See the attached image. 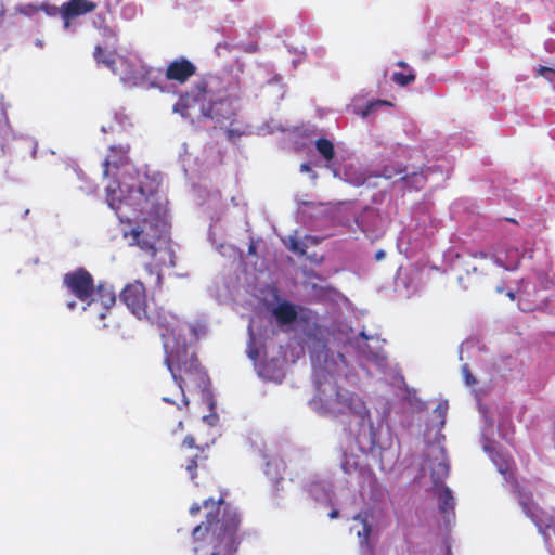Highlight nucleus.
<instances>
[{
	"label": "nucleus",
	"mask_w": 555,
	"mask_h": 555,
	"mask_svg": "<svg viewBox=\"0 0 555 555\" xmlns=\"http://www.w3.org/2000/svg\"><path fill=\"white\" fill-rule=\"evenodd\" d=\"M113 190L111 186L107 188V202H108V205L112 209H114L116 211V214H118V211L120 210V205H121V201H118L117 203L115 202V198L113 197Z\"/></svg>",
	"instance_id": "nucleus-33"
},
{
	"label": "nucleus",
	"mask_w": 555,
	"mask_h": 555,
	"mask_svg": "<svg viewBox=\"0 0 555 555\" xmlns=\"http://www.w3.org/2000/svg\"><path fill=\"white\" fill-rule=\"evenodd\" d=\"M12 137V130L5 114V111L0 105V139L8 141Z\"/></svg>",
	"instance_id": "nucleus-27"
},
{
	"label": "nucleus",
	"mask_w": 555,
	"mask_h": 555,
	"mask_svg": "<svg viewBox=\"0 0 555 555\" xmlns=\"http://www.w3.org/2000/svg\"><path fill=\"white\" fill-rule=\"evenodd\" d=\"M63 284L70 294L82 302L89 300L95 286L92 274L85 268L67 272L63 276Z\"/></svg>",
	"instance_id": "nucleus-8"
},
{
	"label": "nucleus",
	"mask_w": 555,
	"mask_h": 555,
	"mask_svg": "<svg viewBox=\"0 0 555 555\" xmlns=\"http://www.w3.org/2000/svg\"><path fill=\"white\" fill-rule=\"evenodd\" d=\"M195 74L196 66L190 60L179 57L168 64L165 77L169 81L184 83Z\"/></svg>",
	"instance_id": "nucleus-16"
},
{
	"label": "nucleus",
	"mask_w": 555,
	"mask_h": 555,
	"mask_svg": "<svg viewBox=\"0 0 555 555\" xmlns=\"http://www.w3.org/2000/svg\"><path fill=\"white\" fill-rule=\"evenodd\" d=\"M177 395L181 396V404H177L178 409L188 408L189 400L184 395V389L186 388L190 391H196L201 393L203 400L209 405L210 409L214 408V397L210 391V378L205 371V369L199 364L197 366H193L189 373L183 375L178 382H176Z\"/></svg>",
	"instance_id": "nucleus-5"
},
{
	"label": "nucleus",
	"mask_w": 555,
	"mask_h": 555,
	"mask_svg": "<svg viewBox=\"0 0 555 555\" xmlns=\"http://www.w3.org/2000/svg\"><path fill=\"white\" fill-rule=\"evenodd\" d=\"M496 292H498V293H502V292H503V287L498 286V287H496Z\"/></svg>",
	"instance_id": "nucleus-49"
},
{
	"label": "nucleus",
	"mask_w": 555,
	"mask_h": 555,
	"mask_svg": "<svg viewBox=\"0 0 555 555\" xmlns=\"http://www.w3.org/2000/svg\"><path fill=\"white\" fill-rule=\"evenodd\" d=\"M162 400L166 403L176 404V401L169 396H163Z\"/></svg>",
	"instance_id": "nucleus-38"
},
{
	"label": "nucleus",
	"mask_w": 555,
	"mask_h": 555,
	"mask_svg": "<svg viewBox=\"0 0 555 555\" xmlns=\"http://www.w3.org/2000/svg\"><path fill=\"white\" fill-rule=\"evenodd\" d=\"M94 25L103 30L104 37L114 39L117 37L116 31L106 25L105 16L98 15V20L94 21Z\"/></svg>",
	"instance_id": "nucleus-28"
},
{
	"label": "nucleus",
	"mask_w": 555,
	"mask_h": 555,
	"mask_svg": "<svg viewBox=\"0 0 555 555\" xmlns=\"http://www.w3.org/2000/svg\"><path fill=\"white\" fill-rule=\"evenodd\" d=\"M181 447L196 450L195 454L188 460L185 465V470L188 472L190 478L194 480L197 477V468L202 466L203 463L207 460L206 448L203 446H197L195 443V438L191 435H188L183 439Z\"/></svg>",
	"instance_id": "nucleus-17"
},
{
	"label": "nucleus",
	"mask_w": 555,
	"mask_h": 555,
	"mask_svg": "<svg viewBox=\"0 0 555 555\" xmlns=\"http://www.w3.org/2000/svg\"><path fill=\"white\" fill-rule=\"evenodd\" d=\"M438 488V508L446 522H450L455 518V499L451 489L447 486Z\"/></svg>",
	"instance_id": "nucleus-19"
},
{
	"label": "nucleus",
	"mask_w": 555,
	"mask_h": 555,
	"mask_svg": "<svg viewBox=\"0 0 555 555\" xmlns=\"http://www.w3.org/2000/svg\"><path fill=\"white\" fill-rule=\"evenodd\" d=\"M116 304V294L114 288L107 283L100 282L94 286L92 296L87 300L89 308H96L95 313L99 320H104L112 313V308Z\"/></svg>",
	"instance_id": "nucleus-11"
},
{
	"label": "nucleus",
	"mask_w": 555,
	"mask_h": 555,
	"mask_svg": "<svg viewBox=\"0 0 555 555\" xmlns=\"http://www.w3.org/2000/svg\"><path fill=\"white\" fill-rule=\"evenodd\" d=\"M159 223V218L155 220L144 218L142 220V224H139L129 232H126L125 237L131 238L129 242L130 245L138 246L140 249L154 257L157 251L155 245L160 237Z\"/></svg>",
	"instance_id": "nucleus-7"
},
{
	"label": "nucleus",
	"mask_w": 555,
	"mask_h": 555,
	"mask_svg": "<svg viewBox=\"0 0 555 555\" xmlns=\"http://www.w3.org/2000/svg\"><path fill=\"white\" fill-rule=\"evenodd\" d=\"M537 74L540 75V76H543L551 83L555 85V69L546 67V66H540L537 69Z\"/></svg>",
	"instance_id": "nucleus-31"
},
{
	"label": "nucleus",
	"mask_w": 555,
	"mask_h": 555,
	"mask_svg": "<svg viewBox=\"0 0 555 555\" xmlns=\"http://www.w3.org/2000/svg\"><path fill=\"white\" fill-rule=\"evenodd\" d=\"M178 428H179L180 430H182V429H183V423H182V421H179V422H178Z\"/></svg>",
	"instance_id": "nucleus-47"
},
{
	"label": "nucleus",
	"mask_w": 555,
	"mask_h": 555,
	"mask_svg": "<svg viewBox=\"0 0 555 555\" xmlns=\"http://www.w3.org/2000/svg\"><path fill=\"white\" fill-rule=\"evenodd\" d=\"M515 491L519 498V504L522 506L524 513L535 524L539 531L545 534V529L550 527L551 517L545 515L538 505L531 500L530 493H524L518 483L515 485Z\"/></svg>",
	"instance_id": "nucleus-13"
},
{
	"label": "nucleus",
	"mask_w": 555,
	"mask_h": 555,
	"mask_svg": "<svg viewBox=\"0 0 555 555\" xmlns=\"http://www.w3.org/2000/svg\"><path fill=\"white\" fill-rule=\"evenodd\" d=\"M166 351L165 361L175 382L189 373L193 366L201 364L194 349H166Z\"/></svg>",
	"instance_id": "nucleus-9"
},
{
	"label": "nucleus",
	"mask_w": 555,
	"mask_h": 555,
	"mask_svg": "<svg viewBox=\"0 0 555 555\" xmlns=\"http://www.w3.org/2000/svg\"><path fill=\"white\" fill-rule=\"evenodd\" d=\"M385 257V251L384 250H378L375 255V258L376 260H380Z\"/></svg>",
	"instance_id": "nucleus-40"
},
{
	"label": "nucleus",
	"mask_w": 555,
	"mask_h": 555,
	"mask_svg": "<svg viewBox=\"0 0 555 555\" xmlns=\"http://www.w3.org/2000/svg\"><path fill=\"white\" fill-rule=\"evenodd\" d=\"M96 8L98 4L91 0H69L63 3L60 8V15L64 22V27L68 28L72 20L91 13Z\"/></svg>",
	"instance_id": "nucleus-15"
},
{
	"label": "nucleus",
	"mask_w": 555,
	"mask_h": 555,
	"mask_svg": "<svg viewBox=\"0 0 555 555\" xmlns=\"http://www.w3.org/2000/svg\"><path fill=\"white\" fill-rule=\"evenodd\" d=\"M314 146H315L317 152L320 154V156L325 162V167L333 170L334 175H336L337 170L333 169V167H332V164L336 156L334 143L331 140L322 137V138H319L315 140Z\"/></svg>",
	"instance_id": "nucleus-22"
},
{
	"label": "nucleus",
	"mask_w": 555,
	"mask_h": 555,
	"mask_svg": "<svg viewBox=\"0 0 555 555\" xmlns=\"http://www.w3.org/2000/svg\"><path fill=\"white\" fill-rule=\"evenodd\" d=\"M248 254L249 255H255L256 254V246L254 243H250V245L248 246Z\"/></svg>",
	"instance_id": "nucleus-39"
},
{
	"label": "nucleus",
	"mask_w": 555,
	"mask_h": 555,
	"mask_svg": "<svg viewBox=\"0 0 555 555\" xmlns=\"http://www.w3.org/2000/svg\"><path fill=\"white\" fill-rule=\"evenodd\" d=\"M67 307H68L70 310H73V309H75V307H76V302H75V301H70V302H68V304H67Z\"/></svg>",
	"instance_id": "nucleus-45"
},
{
	"label": "nucleus",
	"mask_w": 555,
	"mask_h": 555,
	"mask_svg": "<svg viewBox=\"0 0 555 555\" xmlns=\"http://www.w3.org/2000/svg\"><path fill=\"white\" fill-rule=\"evenodd\" d=\"M286 349H247L258 375L267 380L281 382L284 378Z\"/></svg>",
	"instance_id": "nucleus-3"
},
{
	"label": "nucleus",
	"mask_w": 555,
	"mask_h": 555,
	"mask_svg": "<svg viewBox=\"0 0 555 555\" xmlns=\"http://www.w3.org/2000/svg\"><path fill=\"white\" fill-rule=\"evenodd\" d=\"M377 177H383L385 179H392L396 177H400L401 180H409V178H413L420 180L421 182L425 181V178L422 175L413 171L411 175L408 172L405 166L399 164H387L382 170L376 175Z\"/></svg>",
	"instance_id": "nucleus-20"
},
{
	"label": "nucleus",
	"mask_w": 555,
	"mask_h": 555,
	"mask_svg": "<svg viewBox=\"0 0 555 555\" xmlns=\"http://www.w3.org/2000/svg\"><path fill=\"white\" fill-rule=\"evenodd\" d=\"M279 325H291L294 322L304 324L302 330L307 335L318 337L322 335V328L318 324V314L305 307H296L289 301H282L272 310Z\"/></svg>",
	"instance_id": "nucleus-4"
},
{
	"label": "nucleus",
	"mask_w": 555,
	"mask_h": 555,
	"mask_svg": "<svg viewBox=\"0 0 555 555\" xmlns=\"http://www.w3.org/2000/svg\"><path fill=\"white\" fill-rule=\"evenodd\" d=\"M236 113L232 102L229 99H220L207 105L206 111H202V115H197L196 119L198 124L211 119L223 126L225 124L232 125Z\"/></svg>",
	"instance_id": "nucleus-12"
},
{
	"label": "nucleus",
	"mask_w": 555,
	"mask_h": 555,
	"mask_svg": "<svg viewBox=\"0 0 555 555\" xmlns=\"http://www.w3.org/2000/svg\"><path fill=\"white\" fill-rule=\"evenodd\" d=\"M300 171L301 172H309V171H311V166L308 163H302L300 165Z\"/></svg>",
	"instance_id": "nucleus-36"
},
{
	"label": "nucleus",
	"mask_w": 555,
	"mask_h": 555,
	"mask_svg": "<svg viewBox=\"0 0 555 555\" xmlns=\"http://www.w3.org/2000/svg\"><path fill=\"white\" fill-rule=\"evenodd\" d=\"M388 105L391 106L392 104L386 100H376L373 102H370L366 104L365 108L362 112L363 116H367L369 114L373 113L377 107Z\"/></svg>",
	"instance_id": "nucleus-30"
},
{
	"label": "nucleus",
	"mask_w": 555,
	"mask_h": 555,
	"mask_svg": "<svg viewBox=\"0 0 555 555\" xmlns=\"http://www.w3.org/2000/svg\"><path fill=\"white\" fill-rule=\"evenodd\" d=\"M397 66L403 68L404 72H395L392 74V81L396 85L400 87H406L415 81V70L412 67H410L404 61H398Z\"/></svg>",
	"instance_id": "nucleus-23"
},
{
	"label": "nucleus",
	"mask_w": 555,
	"mask_h": 555,
	"mask_svg": "<svg viewBox=\"0 0 555 555\" xmlns=\"http://www.w3.org/2000/svg\"><path fill=\"white\" fill-rule=\"evenodd\" d=\"M227 133H228V137H229V138H232V137H233V134H234V130H232V129H228Z\"/></svg>",
	"instance_id": "nucleus-46"
},
{
	"label": "nucleus",
	"mask_w": 555,
	"mask_h": 555,
	"mask_svg": "<svg viewBox=\"0 0 555 555\" xmlns=\"http://www.w3.org/2000/svg\"><path fill=\"white\" fill-rule=\"evenodd\" d=\"M338 360L334 359L333 349H311L310 359L313 367V376L317 385V397L320 408L324 414L338 416L341 414H353L364 422L370 420V411L365 402L357 393L343 389L337 385L335 374L338 372L339 362L345 363L341 353H337ZM373 423L370 422L369 449L375 446Z\"/></svg>",
	"instance_id": "nucleus-1"
},
{
	"label": "nucleus",
	"mask_w": 555,
	"mask_h": 555,
	"mask_svg": "<svg viewBox=\"0 0 555 555\" xmlns=\"http://www.w3.org/2000/svg\"><path fill=\"white\" fill-rule=\"evenodd\" d=\"M206 101L207 83L199 81L190 91L180 95L173 105V112L195 124L197 122L196 116L202 115V111H206Z\"/></svg>",
	"instance_id": "nucleus-6"
},
{
	"label": "nucleus",
	"mask_w": 555,
	"mask_h": 555,
	"mask_svg": "<svg viewBox=\"0 0 555 555\" xmlns=\"http://www.w3.org/2000/svg\"><path fill=\"white\" fill-rule=\"evenodd\" d=\"M201 508L202 506L197 503L193 504L191 507H190V515L191 516H197L201 512Z\"/></svg>",
	"instance_id": "nucleus-35"
},
{
	"label": "nucleus",
	"mask_w": 555,
	"mask_h": 555,
	"mask_svg": "<svg viewBox=\"0 0 555 555\" xmlns=\"http://www.w3.org/2000/svg\"><path fill=\"white\" fill-rule=\"evenodd\" d=\"M28 214H29V209H25L24 214H23V217H26Z\"/></svg>",
	"instance_id": "nucleus-48"
},
{
	"label": "nucleus",
	"mask_w": 555,
	"mask_h": 555,
	"mask_svg": "<svg viewBox=\"0 0 555 555\" xmlns=\"http://www.w3.org/2000/svg\"><path fill=\"white\" fill-rule=\"evenodd\" d=\"M360 351V359L366 363L374 364L378 370L384 371L387 366V357L373 349H358Z\"/></svg>",
	"instance_id": "nucleus-24"
},
{
	"label": "nucleus",
	"mask_w": 555,
	"mask_h": 555,
	"mask_svg": "<svg viewBox=\"0 0 555 555\" xmlns=\"http://www.w3.org/2000/svg\"><path fill=\"white\" fill-rule=\"evenodd\" d=\"M93 57L98 64H103L107 68L115 70V53L112 51H105L101 46L94 48Z\"/></svg>",
	"instance_id": "nucleus-26"
},
{
	"label": "nucleus",
	"mask_w": 555,
	"mask_h": 555,
	"mask_svg": "<svg viewBox=\"0 0 555 555\" xmlns=\"http://www.w3.org/2000/svg\"><path fill=\"white\" fill-rule=\"evenodd\" d=\"M506 295L509 297L511 300L515 299V293L513 291L507 292Z\"/></svg>",
	"instance_id": "nucleus-44"
},
{
	"label": "nucleus",
	"mask_w": 555,
	"mask_h": 555,
	"mask_svg": "<svg viewBox=\"0 0 555 555\" xmlns=\"http://www.w3.org/2000/svg\"><path fill=\"white\" fill-rule=\"evenodd\" d=\"M485 451L489 454L492 462L496 466L498 470L504 475L505 479L507 480L509 477H512V460L508 456H505L500 451H498L493 446L486 444Z\"/></svg>",
	"instance_id": "nucleus-21"
},
{
	"label": "nucleus",
	"mask_w": 555,
	"mask_h": 555,
	"mask_svg": "<svg viewBox=\"0 0 555 555\" xmlns=\"http://www.w3.org/2000/svg\"><path fill=\"white\" fill-rule=\"evenodd\" d=\"M449 463L446 460L438 462L431 467L430 478L435 487L444 486L443 481L449 475Z\"/></svg>",
	"instance_id": "nucleus-25"
},
{
	"label": "nucleus",
	"mask_w": 555,
	"mask_h": 555,
	"mask_svg": "<svg viewBox=\"0 0 555 555\" xmlns=\"http://www.w3.org/2000/svg\"><path fill=\"white\" fill-rule=\"evenodd\" d=\"M179 333H183L182 338H177L172 347H189L197 344L207 336V325L202 321L185 323L178 327Z\"/></svg>",
	"instance_id": "nucleus-14"
},
{
	"label": "nucleus",
	"mask_w": 555,
	"mask_h": 555,
	"mask_svg": "<svg viewBox=\"0 0 555 555\" xmlns=\"http://www.w3.org/2000/svg\"><path fill=\"white\" fill-rule=\"evenodd\" d=\"M120 300L138 319L147 318L146 289L142 282L127 284L120 293Z\"/></svg>",
	"instance_id": "nucleus-10"
},
{
	"label": "nucleus",
	"mask_w": 555,
	"mask_h": 555,
	"mask_svg": "<svg viewBox=\"0 0 555 555\" xmlns=\"http://www.w3.org/2000/svg\"><path fill=\"white\" fill-rule=\"evenodd\" d=\"M288 248L293 253H295V254H297L299 256H304V255H306L307 246L301 244L296 237H289Z\"/></svg>",
	"instance_id": "nucleus-29"
},
{
	"label": "nucleus",
	"mask_w": 555,
	"mask_h": 555,
	"mask_svg": "<svg viewBox=\"0 0 555 555\" xmlns=\"http://www.w3.org/2000/svg\"><path fill=\"white\" fill-rule=\"evenodd\" d=\"M338 515H339V513H338V511H337V509H333V511L330 513V517H331L332 519L337 518V517H338Z\"/></svg>",
	"instance_id": "nucleus-41"
},
{
	"label": "nucleus",
	"mask_w": 555,
	"mask_h": 555,
	"mask_svg": "<svg viewBox=\"0 0 555 555\" xmlns=\"http://www.w3.org/2000/svg\"><path fill=\"white\" fill-rule=\"evenodd\" d=\"M160 335H162V337L164 338V340H163V347H164V348L170 347V341H169V339L167 338V334L162 333Z\"/></svg>",
	"instance_id": "nucleus-37"
},
{
	"label": "nucleus",
	"mask_w": 555,
	"mask_h": 555,
	"mask_svg": "<svg viewBox=\"0 0 555 555\" xmlns=\"http://www.w3.org/2000/svg\"><path fill=\"white\" fill-rule=\"evenodd\" d=\"M462 373H463L464 382H465L466 385L473 386V385L476 384V379L473 376V374L470 373L468 364H463Z\"/></svg>",
	"instance_id": "nucleus-32"
},
{
	"label": "nucleus",
	"mask_w": 555,
	"mask_h": 555,
	"mask_svg": "<svg viewBox=\"0 0 555 555\" xmlns=\"http://www.w3.org/2000/svg\"><path fill=\"white\" fill-rule=\"evenodd\" d=\"M242 50L247 53H255L258 51V44L257 43H249L242 47Z\"/></svg>",
	"instance_id": "nucleus-34"
},
{
	"label": "nucleus",
	"mask_w": 555,
	"mask_h": 555,
	"mask_svg": "<svg viewBox=\"0 0 555 555\" xmlns=\"http://www.w3.org/2000/svg\"><path fill=\"white\" fill-rule=\"evenodd\" d=\"M203 507L207 511L205 521L193 529V539L207 542L210 548L205 555H234L241 543L236 509L222 496L205 500Z\"/></svg>",
	"instance_id": "nucleus-2"
},
{
	"label": "nucleus",
	"mask_w": 555,
	"mask_h": 555,
	"mask_svg": "<svg viewBox=\"0 0 555 555\" xmlns=\"http://www.w3.org/2000/svg\"><path fill=\"white\" fill-rule=\"evenodd\" d=\"M466 343L467 344H479L480 340L478 338H473V339H467Z\"/></svg>",
	"instance_id": "nucleus-43"
},
{
	"label": "nucleus",
	"mask_w": 555,
	"mask_h": 555,
	"mask_svg": "<svg viewBox=\"0 0 555 555\" xmlns=\"http://www.w3.org/2000/svg\"><path fill=\"white\" fill-rule=\"evenodd\" d=\"M130 146L126 145H112L108 154L103 162V176L108 177L112 169H118L128 163V153Z\"/></svg>",
	"instance_id": "nucleus-18"
},
{
	"label": "nucleus",
	"mask_w": 555,
	"mask_h": 555,
	"mask_svg": "<svg viewBox=\"0 0 555 555\" xmlns=\"http://www.w3.org/2000/svg\"><path fill=\"white\" fill-rule=\"evenodd\" d=\"M446 410H447V405L439 404L437 408V411H439L440 414L444 413Z\"/></svg>",
	"instance_id": "nucleus-42"
}]
</instances>
